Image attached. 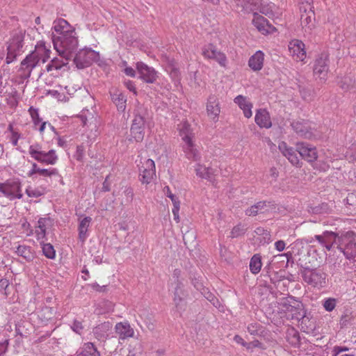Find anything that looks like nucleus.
I'll list each match as a JSON object with an SVG mask.
<instances>
[{"label": "nucleus", "instance_id": "bf43d9fd", "mask_svg": "<svg viewBox=\"0 0 356 356\" xmlns=\"http://www.w3.org/2000/svg\"><path fill=\"white\" fill-rule=\"evenodd\" d=\"M257 327L258 325L257 323L250 324L248 326V331L252 335H255L257 334Z\"/></svg>", "mask_w": 356, "mask_h": 356}, {"label": "nucleus", "instance_id": "7c9ffc66", "mask_svg": "<svg viewBox=\"0 0 356 356\" xmlns=\"http://www.w3.org/2000/svg\"><path fill=\"white\" fill-rule=\"evenodd\" d=\"M234 102L243 111L245 117L250 118L252 116V113L251 109L252 105L247 100L245 97L238 95L235 97Z\"/></svg>", "mask_w": 356, "mask_h": 356}, {"label": "nucleus", "instance_id": "f257e3e1", "mask_svg": "<svg viewBox=\"0 0 356 356\" xmlns=\"http://www.w3.org/2000/svg\"><path fill=\"white\" fill-rule=\"evenodd\" d=\"M50 49L46 47L44 42H38L35 51L27 55L21 62L19 70L22 72V76L30 77L33 69L37 66L40 60L44 63L50 58Z\"/></svg>", "mask_w": 356, "mask_h": 356}, {"label": "nucleus", "instance_id": "603ef678", "mask_svg": "<svg viewBox=\"0 0 356 356\" xmlns=\"http://www.w3.org/2000/svg\"><path fill=\"white\" fill-rule=\"evenodd\" d=\"M164 193L168 197L171 199L173 203V207L179 205V201L178 198L171 193L170 189L168 186H165L164 188Z\"/></svg>", "mask_w": 356, "mask_h": 356}, {"label": "nucleus", "instance_id": "4d7b16f0", "mask_svg": "<svg viewBox=\"0 0 356 356\" xmlns=\"http://www.w3.org/2000/svg\"><path fill=\"white\" fill-rule=\"evenodd\" d=\"M261 13L266 15V16H268L270 17V15L273 14V12L271 10H270L269 8H268V6L264 5L263 2L261 1V5L260 6L259 10H258Z\"/></svg>", "mask_w": 356, "mask_h": 356}, {"label": "nucleus", "instance_id": "9d476101", "mask_svg": "<svg viewBox=\"0 0 356 356\" xmlns=\"http://www.w3.org/2000/svg\"><path fill=\"white\" fill-rule=\"evenodd\" d=\"M329 70V56L327 53L321 54L315 60L314 65V73L318 75L324 81L327 79V74Z\"/></svg>", "mask_w": 356, "mask_h": 356}, {"label": "nucleus", "instance_id": "c03bdc74", "mask_svg": "<svg viewBox=\"0 0 356 356\" xmlns=\"http://www.w3.org/2000/svg\"><path fill=\"white\" fill-rule=\"evenodd\" d=\"M131 134L136 142H140L143 140L145 136V128L137 127L135 125H131Z\"/></svg>", "mask_w": 356, "mask_h": 356}, {"label": "nucleus", "instance_id": "8fccbe9b", "mask_svg": "<svg viewBox=\"0 0 356 356\" xmlns=\"http://www.w3.org/2000/svg\"><path fill=\"white\" fill-rule=\"evenodd\" d=\"M26 193L29 197H38L42 195L44 192L40 188L29 186L26 188Z\"/></svg>", "mask_w": 356, "mask_h": 356}, {"label": "nucleus", "instance_id": "72a5a7b5", "mask_svg": "<svg viewBox=\"0 0 356 356\" xmlns=\"http://www.w3.org/2000/svg\"><path fill=\"white\" fill-rule=\"evenodd\" d=\"M92 221L89 216L85 217L81 220L79 225V238L81 242H84L88 237L87 232Z\"/></svg>", "mask_w": 356, "mask_h": 356}, {"label": "nucleus", "instance_id": "c9c22d12", "mask_svg": "<svg viewBox=\"0 0 356 356\" xmlns=\"http://www.w3.org/2000/svg\"><path fill=\"white\" fill-rule=\"evenodd\" d=\"M68 63V60H60L58 58H53L51 62L47 65L46 70L47 72H51L54 75L53 71H58L60 70L63 66Z\"/></svg>", "mask_w": 356, "mask_h": 356}, {"label": "nucleus", "instance_id": "79ce46f5", "mask_svg": "<svg viewBox=\"0 0 356 356\" xmlns=\"http://www.w3.org/2000/svg\"><path fill=\"white\" fill-rule=\"evenodd\" d=\"M256 207L259 213H269L275 209V204L273 202L266 201L258 202L256 203Z\"/></svg>", "mask_w": 356, "mask_h": 356}, {"label": "nucleus", "instance_id": "4c0bfd02", "mask_svg": "<svg viewBox=\"0 0 356 356\" xmlns=\"http://www.w3.org/2000/svg\"><path fill=\"white\" fill-rule=\"evenodd\" d=\"M29 113H30V115L31 116V118H32V120L33 122L35 127H36L39 124H40V127L38 128V130L40 131V133L43 132L47 122H42V119L39 117L38 110L36 108H34L33 106H31L29 108Z\"/></svg>", "mask_w": 356, "mask_h": 356}, {"label": "nucleus", "instance_id": "423d86ee", "mask_svg": "<svg viewBox=\"0 0 356 356\" xmlns=\"http://www.w3.org/2000/svg\"><path fill=\"white\" fill-rule=\"evenodd\" d=\"M99 58L98 52L91 49H81L74 57V63L79 69L86 68Z\"/></svg>", "mask_w": 356, "mask_h": 356}, {"label": "nucleus", "instance_id": "f704fd0d", "mask_svg": "<svg viewBox=\"0 0 356 356\" xmlns=\"http://www.w3.org/2000/svg\"><path fill=\"white\" fill-rule=\"evenodd\" d=\"M35 173H38L43 177H51L52 175H58V170L56 168L41 169L35 163H33L32 165V169L29 172V175L31 176Z\"/></svg>", "mask_w": 356, "mask_h": 356}, {"label": "nucleus", "instance_id": "052dcab7", "mask_svg": "<svg viewBox=\"0 0 356 356\" xmlns=\"http://www.w3.org/2000/svg\"><path fill=\"white\" fill-rule=\"evenodd\" d=\"M179 205L174 206L172 209V212L174 216V219L177 221V222H178L179 221Z\"/></svg>", "mask_w": 356, "mask_h": 356}, {"label": "nucleus", "instance_id": "3c124183", "mask_svg": "<svg viewBox=\"0 0 356 356\" xmlns=\"http://www.w3.org/2000/svg\"><path fill=\"white\" fill-rule=\"evenodd\" d=\"M124 194L125 196V202L127 204L131 203L134 199V190L131 187H127L124 191Z\"/></svg>", "mask_w": 356, "mask_h": 356}, {"label": "nucleus", "instance_id": "774afa93", "mask_svg": "<svg viewBox=\"0 0 356 356\" xmlns=\"http://www.w3.org/2000/svg\"><path fill=\"white\" fill-rule=\"evenodd\" d=\"M292 332H293V335H292L293 341H292V343H297V342H298L299 339H300V336H299L298 332L296 331V330H293Z\"/></svg>", "mask_w": 356, "mask_h": 356}, {"label": "nucleus", "instance_id": "39448f33", "mask_svg": "<svg viewBox=\"0 0 356 356\" xmlns=\"http://www.w3.org/2000/svg\"><path fill=\"white\" fill-rule=\"evenodd\" d=\"M300 275L305 282L316 288L325 287L327 284V274L320 268H305L300 270Z\"/></svg>", "mask_w": 356, "mask_h": 356}, {"label": "nucleus", "instance_id": "de8ad7c7", "mask_svg": "<svg viewBox=\"0 0 356 356\" xmlns=\"http://www.w3.org/2000/svg\"><path fill=\"white\" fill-rule=\"evenodd\" d=\"M337 305V299L329 298L324 300L323 305L327 312H332L334 309Z\"/></svg>", "mask_w": 356, "mask_h": 356}, {"label": "nucleus", "instance_id": "c756f323", "mask_svg": "<svg viewBox=\"0 0 356 356\" xmlns=\"http://www.w3.org/2000/svg\"><path fill=\"white\" fill-rule=\"evenodd\" d=\"M183 149L187 159L194 161L200 160V154L198 151L194 148L193 140H188L187 139V142L184 143V145H183Z\"/></svg>", "mask_w": 356, "mask_h": 356}, {"label": "nucleus", "instance_id": "c85d7f7f", "mask_svg": "<svg viewBox=\"0 0 356 356\" xmlns=\"http://www.w3.org/2000/svg\"><path fill=\"white\" fill-rule=\"evenodd\" d=\"M264 59V53L261 51H257L250 58L248 65L252 70L259 71L263 67Z\"/></svg>", "mask_w": 356, "mask_h": 356}, {"label": "nucleus", "instance_id": "cd10ccee", "mask_svg": "<svg viewBox=\"0 0 356 356\" xmlns=\"http://www.w3.org/2000/svg\"><path fill=\"white\" fill-rule=\"evenodd\" d=\"M196 175L202 179H205L210 182L215 181L214 170L211 168H207L201 164H197L195 167Z\"/></svg>", "mask_w": 356, "mask_h": 356}, {"label": "nucleus", "instance_id": "49530a36", "mask_svg": "<svg viewBox=\"0 0 356 356\" xmlns=\"http://www.w3.org/2000/svg\"><path fill=\"white\" fill-rule=\"evenodd\" d=\"M245 232V229L244 226L241 224H238L234 226L230 232V237L232 238H237L242 235H243Z\"/></svg>", "mask_w": 356, "mask_h": 356}, {"label": "nucleus", "instance_id": "473e14b6", "mask_svg": "<svg viewBox=\"0 0 356 356\" xmlns=\"http://www.w3.org/2000/svg\"><path fill=\"white\" fill-rule=\"evenodd\" d=\"M54 29L59 35H66L74 29L64 19H59L54 22Z\"/></svg>", "mask_w": 356, "mask_h": 356}, {"label": "nucleus", "instance_id": "a878e982", "mask_svg": "<svg viewBox=\"0 0 356 356\" xmlns=\"http://www.w3.org/2000/svg\"><path fill=\"white\" fill-rule=\"evenodd\" d=\"M302 305L298 302L296 305H291L285 304L284 307L286 311L289 313L288 318L292 320L300 321L305 316L304 313L302 311Z\"/></svg>", "mask_w": 356, "mask_h": 356}, {"label": "nucleus", "instance_id": "aec40b11", "mask_svg": "<svg viewBox=\"0 0 356 356\" xmlns=\"http://www.w3.org/2000/svg\"><path fill=\"white\" fill-rule=\"evenodd\" d=\"M219 101L216 96L210 95L207 103V112L208 116L214 121H217L220 113Z\"/></svg>", "mask_w": 356, "mask_h": 356}, {"label": "nucleus", "instance_id": "4468645a", "mask_svg": "<svg viewBox=\"0 0 356 356\" xmlns=\"http://www.w3.org/2000/svg\"><path fill=\"white\" fill-rule=\"evenodd\" d=\"M263 0H235L236 8L244 13H257Z\"/></svg>", "mask_w": 356, "mask_h": 356}, {"label": "nucleus", "instance_id": "864d4df0", "mask_svg": "<svg viewBox=\"0 0 356 356\" xmlns=\"http://www.w3.org/2000/svg\"><path fill=\"white\" fill-rule=\"evenodd\" d=\"M72 329L73 331L78 334H81V331L83 329V326L82 325V323L75 320L72 326Z\"/></svg>", "mask_w": 356, "mask_h": 356}, {"label": "nucleus", "instance_id": "a19ab883", "mask_svg": "<svg viewBox=\"0 0 356 356\" xmlns=\"http://www.w3.org/2000/svg\"><path fill=\"white\" fill-rule=\"evenodd\" d=\"M313 0H300L299 10L301 14H308L314 13L313 6Z\"/></svg>", "mask_w": 356, "mask_h": 356}, {"label": "nucleus", "instance_id": "bb28decb", "mask_svg": "<svg viewBox=\"0 0 356 356\" xmlns=\"http://www.w3.org/2000/svg\"><path fill=\"white\" fill-rule=\"evenodd\" d=\"M111 329L109 322H104L93 328V334L99 340L104 341L108 337V332Z\"/></svg>", "mask_w": 356, "mask_h": 356}, {"label": "nucleus", "instance_id": "ea45409f", "mask_svg": "<svg viewBox=\"0 0 356 356\" xmlns=\"http://www.w3.org/2000/svg\"><path fill=\"white\" fill-rule=\"evenodd\" d=\"M261 256L258 254L253 255L250 261V270L252 273L257 274L261 268Z\"/></svg>", "mask_w": 356, "mask_h": 356}, {"label": "nucleus", "instance_id": "2eb2a0df", "mask_svg": "<svg viewBox=\"0 0 356 356\" xmlns=\"http://www.w3.org/2000/svg\"><path fill=\"white\" fill-rule=\"evenodd\" d=\"M202 54L205 58L216 60L220 65L225 66L227 61L225 55L218 51L213 44H209L204 47L202 50Z\"/></svg>", "mask_w": 356, "mask_h": 356}, {"label": "nucleus", "instance_id": "6ab92c4d", "mask_svg": "<svg viewBox=\"0 0 356 356\" xmlns=\"http://www.w3.org/2000/svg\"><path fill=\"white\" fill-rule=\"evenodd\" d=\"M252 23L259 31L263 34L270 33L276 30V29L269 23V22L263 16L259 15L257 13H254Z\"/></svg>", "mask_w": 356, "mask_h": 356}, {"label": "nucleus", "instance_id": "680f3d73", "mask_svg": "<svg viewBox=\"0 0 356 356\" xmlns=\"http://www.w3.org/2000/svg\"><path fill=\"white\" fill-rule=\"evenodd\" d=\"M275 246L278 251L281 252L284 250L285 248V243L284 241L282 240L277 241L275 242Z\"/></svg>", "mask_w": 356, "mask_h": 356}, {"label": "nucleus", "instance_id": "6e6d98bb", "mask_svg": "<svg viewBox=\"0 0 356 356\" xmlns=\"http://www.w3.org/2000/svg\"><path fill=\"white\" fill-rule=\"evenodd\" d=\"M84 155V147L82 145H79L76 147V152L75 154V157L78 161H82Z\"/></svg>", "mask_w": 356, "mask_h": 356}, {"label": "nucleus", "instance_id": "ddd939ff", "mask_svg": "<svg viewBox=\"0 0 356 356\" xmlns=\"http://www.w3.org/2000/svg\"><path fill=\"white\" fill-rule=\"evenodd\" d=\"M176 286L174 291L173 301L177 310L183 309L185 306V299L188 293L184 289V284L181 280L175 282Z\"/></svg>", "mask_w": 356, "mask_h": 356}, {"label": "nucleus", "instance_id": "e2e57ef3", "mask_svg": "<svg viewBox=\"0 0 356 356\" xmlns=\"http://www.w3.org/2000/svg\"><path fill=\"white\" fill-rule=\"evenodd\" d=\"M124 72L126 75L129 76L131 77H134L136 76L135 70L132 67H127L124 70Z\"/></svg>", "mask_w": 356, "mask_h": 356}, {"label": "nucleus", "instance_id": "7ed1b4c3", "mask_svg": "<svg viewBox=\"0 0 356 356\" xmlns=\"http://www.w3.org/2000/svg\"><path fill=\"white\" fill-rule=\"evenodd\" d=\"M25 31L22 30L15 31L9 41L7 42V56L6 58V64H10L17 59V57L23 52L24 40Z\"/></svg>", "mask_w": 356, "mask_h": 356}, {"label": "nucleus", "instance_id": "4be33fe9", "mask_svg": "<svg viewBox=\"0 0 356 356\" xmlns=\"http://www.w3.org/2000/svg\"><path fill=\"white\" fill-rule=\"evenodd\" d=\"M293 129L300 137L311 138L312 133L308 123L305 121H294L291 123Z\"/></svg>", "mask_w": 356, "mask_h": 356}, {"label": "nucleus", "instance_id": "f03ea898", "mask_svg": "<svg viewBox=\"0 0 356 356\" xmlns=\"http://www.w3.org/2000/svg\"><path fill=\"white\" fill-rule=\"evenodd\" d=\"M52 42L59 56L66 60L73 57V53L78 47V40L74 30L66 35H52Z\"/></svg>", "mask_w": 356, "mask_h": 356}, {"label": "nucleus", "instance_id": "b1692460", "mask_svg": "<svg viewBox=\"0 0 356 356\" xmlns=\"http://www.w3.org/2000/svg\"><path fill=\"white\" fill-rule=\"evenodd\" d=\"M254 120L257 124L261 128L268 129L272 126L270 115L266 109L257 110Z\"/></svg>", "mask_w": 356, "mask_h": 356}, {"label": "nucleus", "instance_id": "20e7f679", "mask_svg": "<svg viewBox=\"0 0 356 356\" xmlns=\"http://www.w3.org/2000/svg\"><path fill=\"white\" fill-rule=\"evenodd\" d=\"M337 245L347 259H354L356 257V234L354 232L349 231L338 236Z\"/></svg>", "mask_w": 356, "mask_h": 356}, {"label": "nucleus", "instance_id": "5fc2aeb1", "mask_svg": "<svg viewBox=\"0 0 356 356\" xmlns=\"http://www.w3.org/2000/svg\"><path fill=\"white\" fill-rule=\"evenodd\" d=\"M259 213V212L257 209L256 204L245 210V214L249 216H255Z\"/></svg>", "mask_w": 356, "mask_h": 356}, {"label": "nucleus", "instance_id": "338daca9", "mask_svg": "<svg viewBox=\"0 0 356 356\" xmlns=\"http://www.w3.org/2000/svg\"><path fill=\"white\" fill-rule=\"evenodd\" d=\"M234 340L237 343H240L242 346L247 347L248 343L245 342L243 339L239 335H236L234 338Z\"/></svg>", "mask_w": 356, "mask_h": 356}, {"label": "nucleus", "instance_id": "393cba45", "mask_svg": "<svg viewBox=\"0 0 356 356\" xmlns=\"http://www.w3.org/2000/svg\"><path fill=\"white\" fill-rule=\"evenodd\" d=\"M300 22L305 33L310 34L316 26L315 13L301 14Z\"/></svg>", "mask_w": 356, "mask_h": 356}, {"label": "nucleus", "instance_id": "9b49d317", "mask_svg": "<svg viewBox=\"0 0 356 356\" xmlns=\"http://www.w3.org/2000/svg\"><path fill=\"white\" fill-rule=\"evenodd\" d=\"M136 69L140 74L139 78L148 83H153L158 77L156 71L143 62L136 63Z\"/></svg>", "mask_w": 356, "mask_h": 356}, {"label": "nucleus", "instance_id": "0eeeda50", "mask_svg": "<svg viewBox=\"0 0 356 356\" xmlns=\"http://www.w3.org/2000/svg\"><path fill=\"white\" fill-rule=\"evenodd\" d=\"M29 152L35 160L42 163L54 165L58 160L55 150L51 149L48 152H42L40 149L39 145H31Z\"/></svg>", "mask_w": 356, "mask_h": 356}, {"label": "nucleus", "instance_id": "69168bd1", "mask_svg": "<svg viewBox=\"0 0 356 356\" xmlns=\"http://www.w3.org/2000/svg\"><path fill=\"white\" fill-rule=\"evenodd\" d=\"M35 234L38 239L43 238L45 236L46 230L36 228Z\"/></svg>", "mask_w": 356, "mask_h": 356}, {"label": "nucleus", "instance_id": "f8f14e48", "mask_svg": "<svg viewBox=\"0 0 356 356\" xmlns=\"http://www.w3.org/2000/svg\"><path fill=\"white\" fill-rule=\"evenodd\" d=\"M297 151L300 156L307 162H314L318 158V153L316 147L307 143H298Z\"/></svg>", "mask_w": 356, "mask_h": 356}, {"label": "nucleus", "instance_id": "412c9836", "mask_svg": "<svg viewBox=\"0 0 356 356\" xmlns=\"http://www.w3.org/2000/svg\"><path fill=\"white\" fill-rule=\"evenodd\" d=\"M279 149L282 152L284 156L288 159L291 164L293 165H298L300 161L298 156V152L297 151V148L294 149L293 147H288L286 143L282 142L279 145Z\"/></svg>", "mask_w": 356, "mask_h": 356}, {"label": "nucleus", "instance_id": "2f4dec72", "mask_svg": "<svg viewBox=\"0 0 356 356\" xmlns=\"http://www.w3.org/2000/svg\"><path fill=\"white\" fill-rule=\"evenodd\" d=\"M15 253L29 262L33 261L35 257V252L30 246L25 245H19L16 248Z\"/></svg>", "mask_w": 356, "mask_h": 356}, {"label": "nucleus", "instance_id": "5701e85b", "mask_svg": "<svg viewBox=\"0 0 356 356\" xmlns=\"http://www.w3.org/2000/svg\"><path fill=\"white\" fill-rule=\"evenodd\" d=\"M115 330L120 339L132 337L134 334V329L127 321L118 323L115 326Z\"/></svg>", "mask_w": 356, "mask_h": 356}, {"label": "nucleus", "instance_id": "e433bc0d", "mask_svg": "<svg viewBox=\"0 0 356 356\" xmlns=\"http://www.w3.org/2000/svg\"><path fill=\"white\" fill-rule=\"evenodd\" d=\"M111 99L116 105L118 110L124 111L126 108L127 99L124 95L121 92H115L111 93Z\"/></svg>", "mask_w": 356, "mask_h": 356}, {"label": "nucleus", "instance_id": "dca6fc26", "mask_svg": "<svg viewBox=\"0 0 356 356\" xmlns=\"http://www.w3.org/2000/svg\"><path fill=\"white\" fill-rule=\"evenodd\" d=\"M134 119L131 125L145 128L147 120L149 118L148 111L144 105L138 104L134 111Z\"/></svg>", "mask_w": 356, "mask_h": 356}, {"label": "nucleus", "instance_id": "58836bf2", "mask_svg": "<svg viewBox=\"0 0 356 356\" xmlns=\"http://www.w3.org/2000/svg\"><path fill=\"white\" fill-rule=\"evenodd\" d=\"M81 354L82 356H101L97 348L91 342L86 343L83 345V350Z\"/></svg>", "mask_w": 356, "mask_h": 356}, {"label": "nucleus", "instance_id": "37998d69", "mask_svg": "<svg viewBox=\"0 0 356 356\" xmlns=\"http://www.w3.org/2000/svg\"><path fill=\"white\" fill-rule=\"evenodd\" d=\"M179 134L184 143L187 142V139L188 140H192L193 134L192 130L191 129V126L188 123L184 122L182 124V127L180 129Z\"/></svg>", "mask_w": 356, "mask_h": 356}, {"label": "nucleus", "instance_id": "09e8293b", "mask_svg": "<svg viewBox=\"0 0 356 356\" xmlns=\"http://www.w3.org/2000/svg\"><path fill=\"white\" fill-rule=\"evenodd\" d=\"M353 319V316H352L351 313H349V312L344 313L340 318L341 327H344L348 326L349 324L351 323V321Z\"/></svg>", "mask_w": 356, "mask_h": 356}, {"label": "nucleus", "instance_id": "a211bd4d", "mask_svg": "<svg viewBox=\"0 0 356 356\" xmlns=\"http://www.w3.org/2000/svg\"><path fill=\"white\" fill-rule=\"evenodd\" d=\"M338 235L333 232L325 231L322 235H315L314 238L327 250H330L334 244L337 245Z\"/></svg>", "mask_w": 356, "mask_h": 356}, {"label": "nucleus", "instance_id": "f3484780", "mask_svg": "<svg viewBox=\"0 0 356 356\" xmlns=\"http://www.w3.org/2000/svg\"><path fill=\"white\" fill-rule=\"evenodd\" d=\"M289 51L294 59L303 60L306 57L305 44L299 40H293L289 42Z\"/></svg>", "mask_w": 356, "mask_h": 356}, {"label": "nucleus", "instance_id": "13d9d810", "mask_svg": "<svg viewBox=\"0 0 356 356\" xmlns=\"http://www.w3.org/2000/svg\"><path fill=\"white\" fill-rule=\"evenodd\" d=\"M252 347H257V348H260L261 349H264V348L263 347V344L258 340H254L250 343H248V345L246 347L248 349H250Z\"/></svg>", "mask_w": 356, "mask_h": 356}, {"label": "nucleus", "instance_id": "6e6552de", "mask_svg": "<svg viewBox=\"0 0 356 356\" xmlns=\"http://www.w3.org/2000/svg\"><path fill=\"white\" fill-rule=\"evenodd\" d=\"M141 163V166L139 167V180L143 184H149L156 177L154 161L147 159Z\"/></svg>", "mask_w": 356, "mask_h": 356}, {"label": "nucleus", "instance_id": "1a4fd4ad", "mask_svg": "<svg viewBox=\"0 0 356 356\" xmlns=\"http://www.w3.org/2000/svg\"><path fill=\"white\" fill-rule=\"evenodd\" d=\"M0 192L10 200L21 199L23 196L18 180H8L5 183H0Z\"/></svg>", "mask_w": 356, "mask_h": 356}, {"label": "nucleus", "instance_id": "0e129e2a", "mask_svg": "<svg viewBox=\"0 0 356 356\" xmlns=\"http://www.w3.org/2000/svg\"><path fill=\"white\" fill-rule=\"evenodd\" d=\"M47 220V218H40L38 221V226L36 227V228L46 230L45 222Z\"/></svg>", "mask_w": 356, "mask_h": 356}, {"label": "nucleus", "instance_id": "a18cd8bd", "mask_svg": "<svg viewBox=\"0 0 356 356\" xmlns=\"http://www.w3.org/2000/svg\"><path fill=\"white\" fill-rule=\"evenodd\" d=\"M42 252L49 259H54L56 255L55 250L50 243H43L42 246Z\"/></svg>", "mask_w": 356, "mask_h": 356}]
</instances>
